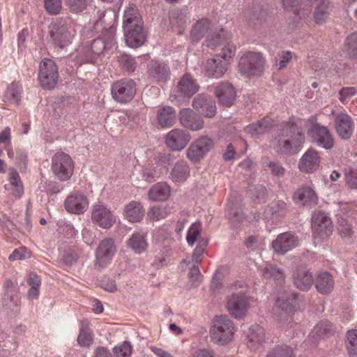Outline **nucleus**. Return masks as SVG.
Segmentation results:
<instances>
[{
    "instance_id": "obj_32",
    "label": "nucleus",
    "mask_w": 357,
    "mask_h": 357,
    "mask_svg": "<svg viewBox=\"0 0 357 357\" xmlns=\"http://www.w3.org/2000/svg\"><path fill=\"white\" fill-rule=\"evenodd\" d=\"M156 119L162 128H170L175 123V110L172 107L164 106L158 110Z\"/></svg>"
},
{
    "instance_id": "obj_31",
    "label": "nucleus",
    "mask_w": 357,
    "mask_h": 357,
    "mask_svg": "<svg viewBox=\"0 0 357 357\" xmlns=\"http://www.w3.org/2000/svg\"><path fill=\"white\" fill-rule=\"evenodd\" d=\"M123 211L126 218L131 222H140L144 215L142 204L137 201H132L126 204Z\"/></svg>"
},
{
    "instance_id": "obj_11",
    "label": "nucleus",
    "mask_w": 357,
    "mask_h": 357,
    "mask_svg": "<svg viewBox=\"0 0 357 357\" xmlns=\"http://www.w3.org/2000/svg\"><path fill=\"white\" fill-rule=\"evenodd\" d=\"M312 229L316 238L324 239L333 232L331 220L323 212H315L312 218Z\"/></svg>"
},
{
    "instance_id": "obj_17",
    "label": "nucleus",
    "mask_w": 357,
    "mask_h": 357,
    "mask_svg": "<svg viewBox=\"0 0 357 357\" xmlns=\"http://www.w3.org/2000/svg\"><path fill=\"white\" fill-rule=\"evenodd\" d=\"M93 221L104 229L110 228L116 222V217L102 205H95L91 214Z\"/></svg>"
},
{
    "instance_id": "obj_30",
    "label": "nucleus",
    "mask_w": 357,
    "mask_h": 357,
    "mask_svg": "<svg viewBox=\"0 0 357 357\" xmlns=\"http://www.w3.org/2000/svg\"><path fill=\"white\" fill-rule=\"evenodd\" d=\"M293 199L295 202L303 205L317 203V196L312 188L308 186H302L295 192Z\"/></svg>"
},
{
    "instance_id": "obj_27",
    "label": "nucleus",
    "mask_w": 357,
    "mask_h": 357,
    "mask_svg": "<svg viewBox=\"0 0 357 357\" xmlns=\"http://www.w3.org/2000/svg\"><path fill=\"white\" fill-rule=\"evenodd\" d=\"M248 346L251 349H256L266 342L265 331L259 325H252L248 334Z\"/></svg>"
},
{
    "instance_id": "obj_39",
    "label": "nucleus",
    "mask_w": 357,
    "mask_h": 357,
    "mask_svg": "<svg viewBox=\"0 0 357 357\" xmlns=\"http://www.w3.org/2000/svg\"><path fill=\"white\" fill-rule=\"evenodd\" d=\"M178 91L188 96L194 95L199 89V86L195 79L189 74H185L177 85Z\"/></svg>"
},
{
    "instance_id": "obj_3",
    "label": "nucleus",
    "mask_w": 357,
    "mask_h": 357,
    "mask_svg": "<svg viewBox=\"0 0 357 357\" xmlns=\"http://www.w3.org/2000/svg\"><path fill=\"white\" fill-rule=\"evenodd\" d=\"M264 63V59L261 53L248 52L240 58L238 70L247 77L260 75Z\"/></svg>"
},
{
    "instance_id": "obj_7",
    "label": "nucleus",
    "mask_w": 357,
    "mask_h": 357,
    "mask_svg": "<svg viewBox=\"0 0 357 357\" xmlns=\"http://www.w3.org/2000/svg\"><path fill=\"white\" fill-rule=\"evenodd\" d=\"M136 93L135 82L131 79H123L114 82L112 86V96L119 102L130 101Z\"/></svg>"
},
{
    "instance_id": "obj_9",
    "label": "nucleus",
    "mask_w": 357,
    "mask_h": 357,
    "mask_svg": "<svg viewBox=\"0 0 357 357\" xmlns=\"http://www.w3.org/2000/svg\"><path fill=\"white\" fill-rule=\"evenodd\" d=\"M39 80L43 89H53L58 79V69L54 61L45 59L40 64Z\"/></svg>"
},
{
    "instance_id": "obj_49",
    "label": "nucleus",
    "mask_w": 357,
    "mask_h": 357,
    "mask_svg": "<svg viewBox=\"0 0 357 357\" xmlns=\"http://www.w3.org/2000/svg\"><path fill=\"white\" fill-rule=\"evenodd\" d=\"M345 345L349 356L357 357V330L347 331Z\"/></svg>"
},
{
    "instance_id": "obj_29",
    "label": "nucleus",
    "mask_w": 357,
    "mask_h": 357,
    "mask_svg": "<svg viewBox=\"0 0 357 357\" xmlns=\"http://www.w3.org/2000/svg\"><path fill=\"white\" fill-rule=\"evenodd\" d=\"M298 294L291 292L287 294L276 301L275 306L280 308L285 313H293L298 305Z\"/></svg>"
},
{
    "instance_id": "obj_34",
    "label": "nucleus",
    "mask_w": 357,
    "mask_h": 357,
    "mask_svg": "<svg viewBox=\"0 0 357 357\" xmlns=\"http://www.w3.org/2000/svg\"><path fill=\"white\" fill-rule=\"evenodd\" d=\"M334 287V280L332 275L327 271L320 272L315 280L317 290L322 294L330 293Z\"/></svg>"
},
{
    "instance_id": "obj_63",
    "label": "nucleus",
    "mask_w": 357,
    "mask_h": 357,
    "mask_svg": "<svg viewBox=\"0 0 357 357\" xmlns=\"http://www.w3.org/2000/svg\"><path fill=\"white\" fill-rule=\"evenodd\" d=\"M116 357H130L132 352V347L128 342H124L122 344L116 346L114 349Z\"/></svg>"
},
{
    "instance_id": "obj_62",
    "label": "nucleus",
    "mask_w": 357,
    "mask_h": 357,
    "mask_svg": "<svg viewBox=\"0 0 357 357\" xmlns=\"http://www.w3.org/2000/svg\"><path fill=\"white\" fill-rule=\"evenodd\" d=\"M347 52L349 56H357V33H353L346 39Z\"/></svg>"
},
{
    "instance_id": "obj_14",
    "label": "nucleus",
    "mask_w": 357,
    "mask_h": 357,
    "mask_svg": "<svg viewBox=\"0 0 357 357\" xmlns=\"http://www.w3.org/2000/svg\"><path fill=\"white\" fill-rule=\"evenodd\" d=\"M88 206V199L83 193L79 192H73L64 201L66 210L73 214L83 213Z\"/></svg>"
},
{
    "instance_id": "obj_25",
    "label": "nucleus",
    "mask_w": 357,
    "mask_h": 357,
    "mask_svg": "<svg viewBox=\"0 0 357 357\" xmlns=\"http://www.w3.org/2000/svg\"><path fill=\"white\" fill-rule=\"evenodd\" d=\"M190 174V168L185 160H178L173 165L170 172V178L174 183L185 182Z\"/></svg>"
},
{
    "instance_id": "obj_40",
    "label": "nucleus",
    "mask_w": 357,
    "mask_h": 357,
    "mask_svg": "<svg viewBox=\"0 0 357 357\" xmlns=\"http://www.w3.org/2000/svg\"><path fill=\"white\" fill-rule=\"evenodd\" d=\"M93 341V334L89 328V323L86 320L80 322L79 333L77 342L81 347H89Z\"/></svg>"
},
{
    "instance_id": "obj_45",
    "label": "nucleus",
    "mask_w": 357,
    "mask_h": 357,
    "mask_svg": "<svg viewBox=\"0 0 357 357\" xmlns=\"http://www.w3.org/2000/svg\"><path fill=\"white\" fill-rule=\"evenodd\" d=\"M261 273L265 278H273L280 282H282L284 279V274L283 271L276 266L271 264H267L262 266L261 268Z\"/></svg>"
},
{
    "instance_id": "obj_60",
    "label": "nucleus",
    "mask_w": 357,
    "mask_h": 357,
    "mask_svg": "<svg viewBox=\"0 0 357 357\" xmlns=\"http://www.w3.org/2000/svg\"><path fill=\"white\" fill-rule=\"evenodd\" d=\"M77 258L78 256L76 252L69 248L63 251L61 260L64 265L71 266L77 261Z\"/></svg>"
},
{
    "instance_id": "obj_37",
    "label": "nucleus",
    "mask_w": 357,
    "mask_h": 357,
    "mask_svg": "<svg viewBox=\"0 0 357 357\" xmlns=\"http://www.w3.org/2000/svg\"><path fill=\"white\" fill-rule=\"evenodd\" d=\"M273 126V120L264 117L255 123H252L245 128V132L252 137H258L266 132Z\"/></svg>"
},
{
    "instance_id": "obj_55",
    "label": "nucleus",
    "mask_w": 357,
    "mask_h": 357,
    "mask_svg": "<svg viewBox=\"0 0 357 357\" xmlns=\"http://www.w3.org/2000/svg\"><path fill=\"white\" fill-rule=\"evenodd\" d=\"M168 211L166 207L162 206H153L147 213V217L154 221L164 219L167 216Z\"/></svg>"
},
{
    "instance_id": "obj_19",
    "label": "nucleus",
    "mask_w": 357,
    "mask_h": 357,
    "mask_svg": "<svg viewBox=\"0 0 357 357\" xmlns=\"http://www.w3.org/2000/svg\"><path fill=\"white\" fill-rule=\"evenodd\" d=\"M181 124L191 130L197 131L203 128L204 120L190 108H184L179 112Z\"/></svg>"
},
{
    "instance_id": "obj_23",
    "label": "nucleus",
    "mask_w": 357,
    "mask_h": 357,
    "mask_svg": "<svg viewBox=\"0 0 357 357\" xmlns=\"http://www.w3.org/2000/svg\"><path fill=\"white\" fill-rule=\"evenodd\" d=\"M320 157L313 149H308L301 157L298 162L299 169L305 173H311L318 169Z\"/></svg>"
},
{
    "instance_id": "obj_15",
    "label": "nucleus",
    "mask_w": 357,
    "mask_h": 357,
    "mask_svg": "<svg viewBox=\"0 0 357 357\" xmlns=\"http://www.w3.org/2000/svg\"><path fill=\"white\" fill-rule=\"evenodd\" d=\"M229 63L215 55L208 59L204 65V74L211 78H221L228 70Z\"/></svg>"
},
{
    "instance_id": "obj_57",
    "label": "nucleus",
    "mask_w": 357,
    "mask_h": 357,
    "mask_svg": "<svg viewBox=\"0 0 357 357\" xmlns=\"http://www.w3.org/2000/svg\"><path fill=\"white\" fill-rule=\"evenodd\" d=\"M141 180L152 182L155 178L159 177L160 174L153 166L142 167L140 173Z\"/></svg>"
},
{
    "instance_id": "obj_26",
    "label": "nucleus",
    "mask_w": 357,
    "mask_h": 357,
    "mask_svg": "<svg viewBox=\"0 0 357 357\" xmlns=\"http://www.w3.org/2000/svg\"><path fill=\"white\" fill-rule=\"evenodd\" d=\"M144 24L143 20L139 13L137 6L130 3L124 10L123 17V29H128L133 26Z\"/></svg>"
},
{
    "instance_id": "obj_20",
    "label": "nucleus",
    "mask_w": 357,
    "mask_h": 357,
    "mask_svg": "<svg viewBox=\"0 0 357 357\" xmlns=\"http://www.w3.org/2000/svg\"><path fill=\"white\" fill-rule=\"evenodd\" d=\"M123 31L126 43L130 47L137 48L142 45L146 40L144 24L124 29Z\"/></svg>"
},
{
    "instance_id": "obj_8",
    "label": "nucleus",
    "mask_w": 357,
    "mask_h": 357,
    "mask_svg": "<svg viewBox=\"0 0 357 357\" xmlns=\"http://www.w3.org/2000/svg\"><path fill=\"white\" fill-rule=\"evenodd\" d=\"M213 140L206 135H202L195 140L186 151L187 158L192 162H197L213 147Z\"/></svg>"
},
{
    "instance_id": "obj_52",
    "label": "nucleus",
    "mask_w": 357,
    "mask_h": 357,
    "mask_svg": "<svg viewBox=\"0 0 357 357\" xmlns=\"http://www.w3.org/2000/svg\"><path fill=\"white\" fill-rule=\"evenodd\" d=\"M119 66L128 72H133L137 68L135 59L129 54H122L118 58Z\"/></svg>"
},
{
    "instance_id": "obj_42",
    "label": "nucleus",
    "mask_w": 357,
    "mask_h": 357,
    "mask_svg": "<svg viewBox=\"0 0 357 357\" xmlns=\"http://www.w3.org/2000/svg\"><path fill=\"white\" fill-rule=\"evenodd\" d=\"M150 75L158 82H165L170 77V70L167 64L155 62L149 70Z\"/></svg>"
},
{
    "instance_id": "obj_41",
    "label": "nucleus",
    "mask_w": 357,
    "mask_h": 357,
    "mask_svg": "<svg viewBox=\"0 0 357 357\" xmlns=\"http://www.w3.org/2000/svg\"><path fill=\"white\" fill-rule=\"evenodd\" d=\"M317 5L314 10V20L317 24L324 23L329 16L331 10L328 0H316Z\"/></svg>"
},
{
    "instance_id": "obj_18",
    "label": "nucleus",
    "mask_w": 357,
    "mask_h": 357,
    "mask_svg": "<svg viewBox=\"0 0 357 357\" xmlns=\"http://www.w3.org/2000/svg\"><path fill=\"white\" fill-rule=\"evenodd\" d=\"M215 95L221 105L229 107L236 100V91L230 83L220 82L215 88Z\"/></svg>"
},
{
    "instance_id": "obj_54",
    "label": "nucleus",
    "mask_w": 357,
    "mask_h": 357,
    "mask_svg": "<svg viewBox=\"0 0 357 357\" xmlns=\"http://www.w3.org/2000/svg\"><path fill=\"white\" fill-rule=\"evenodd\" d=\"M202 225L199 222L193 223L188 229L186 240L189 245L192 246L201 235Z\"/></svg>"
},
{
    "instance_id": "obj_53",
    "label": "nucleus",
    "mask_w": 357,
    "mask_h": 357,
    "mask_svg": "<svg viewBox=\"0 0 357 357\" xmlns=\"http://www.w3.org/2000/svg\"><path fill=\"white\" fill-rule=\"evenodd\" d=\"M226 44L222 48L221 52L216 54L218 57L225 61L230 63V61L233 59L236 54V45L232 42H225Z\"/></svg>"
},
{
    "instance_id": "obj_21",
    "label": "nucleus",
    "mask_w": 357,
    "mask_h": 357,
    "mask_svg": "<svg viewBox=\"0 0 357 357\" xmlns=\"http://www.w3.org/2000/svg\"><path fill=\"white\" fill-rule=\"evenodd\" d=\"M192 107L206 117L211 118L216 114V105L215 102L205 94H198L193 99Z\"/></svg>"
},
{
    "instance_id": "obj_13",
    "label": "nucleus",
    "mask_w": 357,
    "mask_h": 357,
    "mask_svg": "<svg viewBox=\"0 0 357 357\" xmlns=\"http://www.w3.org/2000/svg\"><path fill=\"white\" fill-rule=\"evenodd\" d=\"M298 238L292 232L279 234L272 242V248L277 254L284 255L298 246Z\"/></svg>"
},
{
    "instance_id": "obj_1",
    "label": "nucleus",
    "mask_w": 357,
    "mask_h": 357,
    "mask_svg": "<svg viewBox=\"0 0 357 357\" xmlns=\"http://www.w3.org/2000/svg\"><path fill=\"white\" fill-rule=\"evenodd\" d=\"M282 133L276 139L275 149L280 155H291L298 153L305 142L302 129L291 121L284 122Z\"/></svg>"
},
{
    "instance_id": "obj_61",
    "label": "nucleus",
    "mask_w": 357,
    "mask_h": 357,
    "mask_svg": "<svg viewBox=\"0 0 357 357\" xmlns=\"http://www.w3.org/2000/svg\"><path fill=\"white\" fill-rule=\"evenodd\" d=\"M45 8L50 15H57L60 13L62 5L61 0H43Z\"/></svg>"
},
{
    "instance_id": "obj_46",
    "label": "nucleus",
    "mask_w": 357,
    "mask_h": 357,
    "mask_svg": "<svg viewBox=\"0 0 357 357\" xmlns=\"http://www.w3.org/2000/svg\"><path fill=\"white\" fill-rule=\"evenodd\" d=\"M266 15V12L259 6H253L245 11L248 20L255 25L261 24L264 20Z\"/></svg>"
},
{
    "instance_id": "obj_24",
    "label": "nucleus",
    "mask_w": 357,
    "mask_h": 357,
    "mask_svg": "<svg viewBox=\"0 0 357 357\" xmlns=\"http://www.w3.org/2000/svg\"><path fill=\"white\" fill-rule=\"evenodd\" d=\"M335 126L337 133L343 139H349L354 130V122L347 114L340 113L335 119Z\"/></svg>"
},
{
    "instance_id": "obj_12",
    "label": "nucleus",
    "mask_w": 357,
    "mask_h": 357,
    "mask_svg": "<svg viewBox=\"0 0 357 357\" xmlns=\"http://www.w3.org/2000/svg\"><path fill=\"white\" fill-rule=\"evenodd\" d=\"M313 142L326 149H331L334 145L333 138L328 129L319 123H314L308 130Z\"/></svg>"
},
{
    "instance_id": "obj_38",
    "label": "nucleus",
    "mask_w": 357,
    "mask_h": 357,
    "mask_svg": "<svg viewBox=\"0 0 357 357\" xmlns=\"http://www.w3.org/2000/svg\"><path fill=\"white\" fill-rule=\"evenodd\" d=\"M171 189L167 183L160 182L149 190V196L153 201H165L170 195Z\"/></svg>"
},
{
    "instance_id": "obj_22",
    "label": "nucleus",
    "mask_w": 357,
    "mask_h": 357,
    "mask_svg": "<svg viewBox=\"0 0 357 357\" xmlns=\"http://www.w3.org/2000/svg\"><path fill=\"white\" fill-rule=\"evenodd\" d=\"M116 33V29L114 26H111L105 33H104V38L95 39L91 45V50L95 54L100 55L104 52V51L111 49L114 45V36Z\"/></svg>"
},
{
    "instance_id": "obj_58",
    "label": "nucleus",
    "mask_w": 357,
    "mask_h": 357,
    "mask_svg": "<svg viewBox=\"0 0 357 357\" xmlns=\"http://www.w3.org/2000/svg\"><path fill=\"white\" fill-rule=\"evenodd\" d=\"M188 278L191 287H196L201 283V273L196 264H193L190 268Z\"/></svg>"
},
{
    "instance_id": "obj_2",
    "label": "nucleus",
    "mask_w": 357,
    "mask_h": 357,
    "mask_svg": "<svg viewBox=\"0 0 357 357\" xmlns=\"http://www.w3.org/2000/svg\"><path fill=\"white\" fill-rule=\"evenodd\" d=\"M236 331L233 321L226 315L215 316L210 330L211 338L214 343L224 345L233 339Z\"/></svg>"
},
{
    "instance_id": "obj_51",
    "label": "nucleus",
    "mask_w": 357,
    "mask_h": 357,
    "mask_svg": "<svg viewBox=\"0 0 357 357\" xmlns=\"http://www.w3.org/2000/svg\"><path fill=\"white\" fill-rule=\"evenodd\" d=\"M68 10L75 14L84 12L90 3V0H64Z\"/></svg>"
},
{
    "instance_id": "obj_35",
    "label": "nucleus",
    "mask_w": 357,
    "mask_h": 357,
    "mask_svg": "<svg viewBox=\"0 0 357 357\" xmlns=\"http://www.w3.org/2000/svg\"><path fill=\"white\" fill-rule=\"evenodd\" d=\"M126 243L127 246L136 254L144 252L149 245L146 236L140 232L133 233Z\"/></svg>"
},
{
    "instance_id": "obj_6",
    "label": "nucleus",
    "mask_w": 357,
    "mask_h": 357,
    "mask_svg": "<svg viewBox=\"0 0 357 357\" xmlns=\"http://www.w3.org/2000/svg\"><path fill=\"white\" fill-rule=\"evenodd\" d=\"M73 162L65 153H57L52 159V170L61 181H68L73 172Z\"/></svg>"
},
{
    "instance_id": "obj_4",
    "label": "nucleus",
    "mask_w": 357,
    "mask_h": 357,
    "mask_svg": "<svg viewBox=\"0 0 357 357\" xmlns=\"http://www.w3.org/2000/svg\"><path fill=\"white\" fill-rule=\"evenodd\" d=\"M50 35L52 43L60 49L68 46L73 37L70 24L63 19L56 20L52 24Z\"/></svg>"
},
{
    "instance_id": "obj_10",
    "label": "nucleus",
    "mask_w": 357,
    "mask_h": 357,
    "mask_svg": "<svg viewBox=\"0 0 357 357\" xmlns=\"http://www.w3.org/2000/svg\"><path fill=\"white\" fill-rule=\"evenodd\" d=\"M116 248L112 238L102 240L96 249L95 267L102 268L105 267L113 258Z\"/></svg>"
},
{
    "instance_id": "obj_44",
    "label": "nucleus",
    "mask_w": 357,
    "mask_h": 357,
    "mask_svg": "<svg viewBox=\"0 0 357 357\" xmlns=\"http://www.w3.org/2000/svg\"><path fill=\"white\" fill-rule=\"evenodd\" d=\"M335 332L334 326L329 321H322L314 328L311 335L318 337H327Z\"/></svg>"
},
{
    "instance_id": "obj_36",
    "label": "nucleus",
    "mask_w": 357,
    "mask_h": 357,
    "mask_svg": "<svg viewBox=\"0 0 357 357\" xmlns=\"http://www.w3.org/2000/svg\"><path fill=\"white\" fill-rule=\"evenodd\" d=\"M287 211L286 202L281 199H275L266 206L264 214L266 218H274L284 216Z\"/></svg>"
},
{
    "instance_id": "obj_28",
    "label": "nucleus",
    "mask_w": 357,
    "mask_h": 357,
    "mask_svg": "<svg viewBox=\"0 0 357 357\" xmlns=\"http://www.w3.org/2000/svg\"><path fill=\"white\" fill-rule=\"evenodd\" d=\"M294 283L302 291H307L312 285V273L305 268H298L293 275Z\"/></svg>"
},
{
    "instance_id": "obj_5",
    "label": "nucleus",
    "mask_w": 357,
    "mask_h": 357,
    "mask_svg": "<svg viewBox=\"0 0 357 357\" xmlns=\"http://www.w3.org/2000/svg\"><path fill=\"white\" fill-rule=\"evenodd\" d=\"M250 306V297L241 291L232 294L227 298V310L235 319H242L245 317Z\"/></svg>"
},
{
    "instance_id": "obj_50",
    "label": "nucleus",
    "mask_w": 357,
    "mask_h": 357,
    "mask_svg": "<svg viewBox=\"0 0 357 357\" xmlns=\"http://www.w3.org/2000/svg\"><path fill=\"white\" fill-rule=\"evenodd\" d=\"M9 181L13 187V195L17 197H21L24 193V188L18 172L14 169H10Z\"/></svg>"
},
{
    "instance_id": "obj_56",
    "label": "nucleus",
    "mask_w": 357,
    "mask_h": 357,
    "mask_svg": "<svg viewBox=\"0 0 357 357\" xmlns=\"http://www.w3.org/2000/svg\"><path fill=\"white\" fill-rule=\"evenodd\" d=\"M266 357H295V355L290 347L282 345L273 349Z\"/></svg>"
},
{
    "instance_id": "obj_43",
    "label": "nucleus",
    "mask_w": 357,
    "mask_h": 357,
    "mask_svg": "<svg viewBox=\"0 0 357 357\" xmlns=\"http://www.w3.org/2000/svg\"><path fill=\"white\" fill-rule=\"evenodd\" d=\"M210 25V21L206 18H203L198 21L190 32L192 40L196 42L201 40L209 30Z\"/></svg>"
},
{
    "instance_id": "obj_16",
    "label": "nucleus",
    "mask_w": 357,
    "mask_h": 357,
    "mask_svg": "<svg viewBox=\"0 0 357 357\" xmlns=\"http://www.w3.org/2000/svg\"><path fill=\"white\" fill-rule=\"evenodd\" d=\"M190 135L182 129H173L167 133L165 142L168 147L173 151H181L188 144Z\"/></svg>"
},
{
    "instance_id": "obj_48",
    "label": "nucleus",
    "mask_w": 357,
    "mask_h": 357,
    "mask_svg": "<svg viewBox=\"0 0 357 357\" xmlns=\"http://www.w3.org/2000/svg\"><path fill=\"white\" fill-rule=\"evenodd\" d=\"M229 39L226 31L220 29L218 32L213 33L206 40V45L212 50H215L217 47L223 45Z\"/></svg>"
},
{
    "instance_id": "obj_64",
    "label": "nucleus",
    "mask_w": 357,
    "mask_h": 357,
    "mask_svg": "<svg viewBox=\"0 0 357 357\" xmlns=\"http://www.w3.org/2000/svg\"><path fill=\"white\" fill-rule=\"evenodd\" d=\"M345 181L347 186L351 189H357V170L346 169Z\"/></svg>"
},
{
    "instance_id": "obj_47",
    "label": "nucleus",
    "mask_w": 357,
    "mask_h": 357,
    "mask_svg": "<svg viewBox=\"0 0 357 357\" xmlns=\"http://www.w3.org/2000/svg\"><path fill=\"white\" fill-rule=\"evenodd\" d=\"M6 293L3 296V305L7 308L14 310L19 304V298L17 296H13L10 292V289L13 287V283L11 280H8L5 282Z\"/></svg>"
},
{
    "instance_id": "obj_33",
    "label": "nucleus",
    "mask_w": 357,
    "mask_h": 357,
    "mask_svg": "<svg viewBox=\"0 0 357 357\" xmlns=\"http://www.w3.org/2000/svg\"><path fill=\"white\" fill-rule=\"evenodd\" d=\"M188 20L187 10H174L170 13L169 20L172 29H175L179 34H182Z\"/></svg>"
},
{
    "instance_id": "obj_59",
    "label": "nucleus",
    "mask_w": 357,
    "mask_h": 357,
    "mask_svg": "<svg viewBox=\"0 0 357 357\" xmlns=\"http://www.w3.org/2000/svg\"><path fill=\"white\" fill-rule=\"evenodd\" d=\"M266 167L274 176L282 177L286 172L285 168L279 162L268 161Z\"/></svg>"
}]
</instances>
